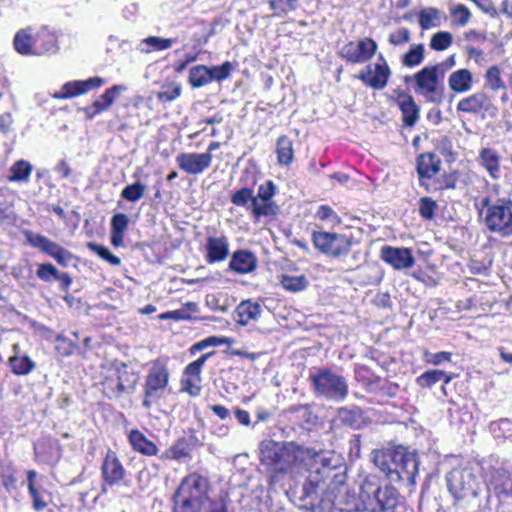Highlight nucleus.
I'll list each match as a JSON object with an SVG mask.
<instances>
[{"mask_svg": "<svg viewBox=\"0 0 512 512\" xmlns=\"http://www.w3.org/2000/svg\"><path fill=\"white\" fill-rule=\"evenodd\" d=\"M127 90L125 85H114L108 88L99 99L102 100L107 109L114 103L116 98L124 91Z\"/></svg>", "mask_w": 512, "mask_h": 512, "instance_id": "57", "label": "nucleus"}, {"mask_svg": "<svg viewBox=\"0 0 512 512\" xmlns=\"http://www.w3.org/2000/svg\"><path fill=\"white\" fill-rule=\"evenodd\" d=\"M254 193L253 190L247 187L241 188L237 191H235L231 195V203L239 206L244 207L247 210L251 212L250 204L253 203Z\"/></svg>", "mask_w": 512, "mask_h": 512, "instance_id": "47", "label": "nucleus"}, {"mask_svg": "<svg viewBox=\"0 0 512 512\" xmlns=\"http://www.w3.org/2000/svg\"><path fill=\"white\" fill-rule=\"evenodd\" d=\"M129 226V218L124 213H116L110 221V241L115 247L123 245L125 232Z\"/></svg>", "mask_w": 512, "mask_h": 512, "instance_id": "30", "label": "nucleus"}, {"mask_svg": "<svg viewBox=\"0 0 512 512\" xmlns=\"http://www.w3.org/2000/svg\"><path fill=\"white\" fill-rule=\"evenodd\" d=\"M146 191V185L140 182H135L133 184L127 185L121 191V197L129 202H137L140 200Z\"/></svg>", "mask_w": 512, "mask_h": 512, "instance_id": "48", "label": "nucleus"}, {"mask_svg": "<svg viewBox=\"0 0 512 512\" xmlns=\"http://www.w3.org/2000/svg\"><path fill=\"white\" fill-rule=\"evenodd\" d=\"M441 160L433 153L421 154L417 158V172L419 178L430 179L440 170Z\"/></svg>", "mask_w": 512, "mask_h": 512, "instance_id": "31", "label": "nucleus"}, {"mask_svg": "<svg viewBox=\"0 0 512 512\" xmlns=\"http://www.w3.org/2000/svg\"><path fill=\"white\" fill-rule=\"evenodd\" d=\"M325 475L321 474L320 469L309 470V474L302 486L300 500L305 505L315 507L318 503H324L326 499L319 496V491L325 486Z\"/></svg>", "mask_w": 512, "mask_h": 512, "instance_id": "15", "label": "nucleus"}, {"mask_svg": "<svg viewBox=\"0 0 512 512\" xmlns=\"http://www.w3.org/2000/svg\"><path fill=\"white\" fill-rule=\"evenodd\" d=\"M260 462L267 470L272 482L279 481L285 475L297 473L305 456L310 452L307 447L293 441H274L265 439L259 445Z\"/></svg>", "mask_w": 512, "mask_h": 512, "instance_id": "1", "label": "nucleus"}, {"mask_svg": "<svg viewBox=\"0 0 512 512\" xmlns=\"http://www.w3.org/2000/svg\"><path fill=\"white\" fill-rule=\"evenodd\" d=\"M277 159L280 165H289L293 161L294 151L292 140L283 135L277 140L276 147Z\"/></svg>", "mask_w": 512, "mask_h": 512, "instance_id": "39", "label": "nucleus"}, {"mask_svg": "<svg viewBox=\"0 0 512 512\" xmlns=\"http://www.w3.org/2000/svg\"><path fill=\"white\" fill-rule=\"evenodd\" d=\"M281 286L290 292H300L304 290L309 281L305 275H282L280 280Z\"/></svg>", "mask_w": 512, "mask_h": 512, "instance_id": "44", "label": "nucleus"}, {"mask_svg": "<svg viewBox=\"0 0 512 512\" xmlns=\"http://www.w3.org/2000/svg\"><path fill=\"white\" fill-rule=\"evenodd\" d=\"M128 440L133 449L143 455L154 456L158 453L157 446L139 430L130 431Z\"/></svg>", "mask_w": 512, "mask_h": 512, "instance_id": "32", "label": "nucleus"}, {"mask_svg": "<svg viewBox=\"0 0 512 512\" xmlns=\"http://www.w3.org/2000/svg\"><path fill=\"white\" fill-rule=\"evenodd\" d=\"M169 371L167 365L156 360L151 363L143 385L144 398L142 406L149 410L165 395L169 383Z\"/></svg>", "mask_w": 512, "mask_h": 512, "instance_id": "10", "label": "nucleus"}, {"mask_svg": "<svg viewBox=\"0 0 512 512\" xmlns=\"http://www.w3.org/2000/svg\"><path fill=\"white\" fill-rule=\"evenodd\" d=\"M32 170L33 167L28 161L23 159L18 160L10 167L7 179L10 182L27 183L30 179Z\"/></svg>", "mask_w": 512, "mask_h": 512, "instance_id": "38", "label": "nucleus"}, {"mask_svg": "<svg viewBox=\"0 0 512 512\" xmlns=\"http://www.w3.org/2000/svg\"><path fill=\"white\" fill-rule=\"evenodd\" d=\"M483 78L485 87L492 92H498L499 90L506 89V83L503 78V69L497 64L489 66L486 69Z\"/></svg>", "mask_w": 512, "mask_h": 512, "instance_id": "34", "label": "nucleus"}, {"mask_svg": "<svg viewBox=\"0 0 512 512\" xmlns=\"http://www.w3.org/2000/svg\"><path fill=\"white\" fill-rule=\"evenodd\" d=\"M381 259L397 270L411 268L415 263L412 251L406 247L384 246Z\"/></svg>", "mask_w": 512, "mask_h": 512, "instance_id": "20", "label": "nucleus"}, {"mask_svg": "<svg viewBox=\"0 0 512 512\" xmlns=\"http://www.w3.org/2000/svg\"><path fill=\"white\" fill-rule=\"evenodd\" d=\"M14 48L22 55H33V33L31 28L19 30L14 37Z\"/></svg>", "mask_w": 512, "mask_h": 512, "instance_id": "36", "label": "nucleus"}, {"mask_svg": "<svg viewBox=\"0 0 512 512\" xmlns=\"http://www.w3.org/2000/svg\"><path fill=\"white\" fill-rule=\"evenodd\" d=\"M59 272L51 263H43L38 266L36 275L42 281L50 282L56 279Z\"/></svg>", "mask_w": 512, "mask_h": 512, "instance_id": "61", "label": "nucleus"}, {"mask_svg": "<svg viewBox=\"0 0 512 512\" xmlns=\"http://www.w3.org/2000/svg\"><path fill=\"white\" fill-rule=\"evenodd\" d=\"M298 0H270V8L275 16H283L297 8Z\"/></svg>", "mask_w": 512, "mask_h": 512, "instance_id": "51", "label": "nucleus"}, {"mask_svg": "<svg viewBox=\"0 0 512 512\" xmlns=\"http://www.w3.org/2000/svg\"><path fill=\"white\" fill-rule=\"evenodd\" d=\"M139 377L126 363L113 361L104 368L103 387L110 399H118L125 393H132Z\"/></svg>", "mask_w": 512, "mask_h": 512, "instance_id": "8", "label": "nucleus"}, {"mask_svg": "<svg viewBox=\"0 0 512 512\" xmlns=\"http://www.w3.org/2000/svg\"><path fill=\"white\" fill-rule=\"evenodd\" d=\"M452 375L443 370L433 369L422 373L416 378V383L421 388H431L438 382L448 384L452 380Z\"/></svg>", "mask_w": 512, "mask_h": 512, "instance_id": "35", "label": "nucleus"}, {"mask_svg": "<svg viewBox=\"0 0 512 512\" xmlns=\"http://www.w3.org/2000/svg\"><path fill=\"white\" fill-rule=\"evenodd\" d=\"M312 241L321 253L331 257L346 255L351 249V238L344 234L314 231Z\"/></svg>", "mask_w": 512, "mask_h": 512, "instance_id": "11", "label": "nucleus"}, {"mask_svg": "<svg viewBox=\"0 0 512 512\" xmlns=\"http://www.w3.org/2000/svg\"><path fill=\"white\" fill-rule=\"evenodd\" d=\"M285 414L289 415L290 417L294 416L295 418L306 420L310 414V410L308 405L298 404L287 408L285 410Z\"/></svg>", "mask_w": 512, "mask_h": 512, "instance_id": "63", "label": "nucleus"}, {"mask_svg": "<svg viewBox=\"0 0 512 512\" xmlns=\"http://www.w3.org/2000/svg\"><path fill=\"white\" fill-rule=\"evenodd\" d=\"M473 83V74L466 68L452 72L448 78L449 89L457 94L469 92L473 87Z\"/></svg>", "mask_w": 512, "mask_h": 512, "instance_id": "28", "label": "nucleus"}, {"mask_svg": "<svg viewBox=\"0 0 512 512\" xmlns=\"http://www.w3.org/2000/svg\"><path fill=\"white\" fill-rule=\"evenodd\" d=\"M391 74L386 59L379 54L377 60L362 68L357 77L365 86L374 90H382L386 87Z\"/></svg>", "mask_w": 512, "mask_h": 512, "instance_id": "12", "label": "nucleus"}, {"mask_svg": "<svg viewBox=\"0 0 512 512\" xmlns=\"http://www.w3.org/2000/svg\"><path fill=\"white\" fill-rule=\"evenodd\" d=\"M34 51L33 55L40 56L45 53H54L57 51V40L54 34L46 29H41L33 34Z\"/></svg>", "mask_w": 512, "mask_h": 512, "instance_id": "29", "label": "nucleus"}, {"mask_svg": "<svg viewBox=\"0 0 512 512\" xmlns=\"http://www.w3.org/2000/svg\"><path fill=\"white\" fill-rule=\"evenodd\" d=\"M411 39L409 29L402 27L392 33H390L388 37V41L391 45L394 46H403L408 43Z\"/></svg>", "mask_w": 512, "mask_h": 512, "instance_id": "60", "label": "nucleus"}, {"mask_svg": "<svg viewBox=\"0 0 512 512\" xmlns=\"http://www.w3.org/2000/svg\"><path fill=\"white\" fill-rule=\"evenodd\" d=\"M316 397L342 402L348 395V383L344 376L329 368H317L309 375Z\"/></svg>", "mask_w": 512, "mask_h": 512, "instance_id": "7", "label": "nucleus"}, {"mask_svg": "<svg viewBox=\"0 0 512 512\" xmlns=\"http://www.w3.org/2000/svg\"><path fill=\"white\" fill-rule=\"evenodd\" d=\"M340 421L350 427L357 428L362 419V412L359 408H341L338 413Z\"/></svg>", "mask_w": 512, "mask_h": 512, "instance_id": "46", "label": "nucleus"}, {"mask_svg": "<svg viewBox=\"0 0 512 512\" xmlns=\"http://www.w3.org/2000/svg\"><path fill=\"white\" fill-rule=\"evenodd\" d=\"M438 205L430 197H422L419 200V214L425 220H432Z\"/></svg>", "mask_w": 512, "mask_h": 512, "instance_id": "55", "label": "nucleus"}, {"mask_svg": "<svg viewBox=\"0 0 512 512\" xmlns=\"http://www.w3.org/2000/svg\"><path fill=\"white\" fill-rule=\"evenodd\" d=\"M188 82L193 88H200L212 82L209 67L205 65L192 67L189 71Z\"/></svg>", "mask_w": 512, "mask_h": 512, "instance_id": "40", "label": "nucleus"}, {"mask_svg": "<svg viewBox=\"0 0 512 512\" xmlns=\"http://www.w3.org/2000/svg\"><path fill=\"white\" fill-rule=\"evenodd\" d=\"M29 494L32 498V506L36 511H42L44 510L48 503L44 499L45 491H40L37 489V487H33L32 489H28Z\"/></svg>", "mask_w": 512, "mask_h": 512, "instance_id": "62", "label": "nucleus"}, {"mask_svg": "<svg viewBox=\"0 0 512 512\" xmlns=\"http://www.w3.org/2000/svg\"><path fill=\"white\" fill-rule=\"evenodd\" d=\"M101 473L105 485L114 486L122 482L126 470L115 452H107L101 466Z\"/></svg>", "mask_w": 512, "mask_h": 512, "instance_id": "21", "label": "nucleus"}, {"mask_svg": "<svg viewBox=\"0 0 512 512\" xmlns=\"http://www.w3.org/2000/svg\"><path fill=\"white\" fill-rule=\"evenodd\" d=\"M206 512H234V510L229 506L226 498L219 497L213 499L212 504Z\"/></svg>", "mask_w": 512, "mask_h": 512, "instance_id": "64", "label": "nucleus"}, {"mask_svg": "<svg viewBox=\"0 0 512 512\" xmlns=\"http://www.w3.org/2000/svg\"><path fill=\"white\" fill-rule=\"evenodd\" d=\"M275 194L276 186L271 180L258 187L257 195L250 204L251 214L256 221L263 216H275L278 213V206L273 200Z\"/></svg>", "mask_w": 512, "mask_h": 512, "instance_id": "13", "label": "nucleus"}, {"mask_svg": "<svg viewBox=\"0 0 512 512\" xmlns=\"http://www.w3.org/2000/svg\"><path fill=\"white\" fill-rule=\"evenodd\" d=\"M396 98H393L401 113L405 126L412 127L419 119L420 108L416 104L414 98L403 90H395Z\"/></svg>", "mask_w": 512, "mask_h": 512, "instance_id": "23", "label": "nucleus"}, {"mask_svg": "<svg viewBox=\"0 0 512 512\" xmlns=\"http://www.w3.org/2000/svg\"><path fill=\"white\" fill-rule=\"evenodd\" d=\"M447 487L456 500L476 498L482 491V482L470 465H460L446 475Z\"/></svg>", "mask_w": 512, "mask_h": 512, "instance_id": "9", "label": "nucleus"}, {"mask_svg": "<svg viewBox=\"0 0 512 512\" xmlns=\"http://www.w3.org/2000/svg\"><path fill=\"white\" fill-rule=\"evenodd\" d=\"M480 215L486 227L502 237L512 235V200L508 197L492 200L484 197L480 201Z\"/></svg>", "mask_w": 512, "mask_h": 512, "instance_id": "6", "label": "nucleus"}, {"mask_svg": "<svg viewBox=\"0 0 512 512\" xmlns=\"http://www.w3.org/2000/svg\"><path fill=\"white\" fill-rule=\"evenodd\" d=\"M87 248L97 254L101 259L107 261L109 264L113 266H119L121 263V260L119 257L112 254L108 248L105 246H102L100 244L94 243V242H88Z\"/></svg>", "mask_w": 512, "mask_h": 512, "instance_id": "49", "label": "nucleus"}, {"mask_svg": "<svg viewBox=\"0 0 512 512\" xmlns=\"http://www.w3.org/2000/svg\"><path fill=\"white\" fill-rule=\"evenodd\" d=\"M373 461L390 481L407 487L415 485L419 462L416 454L407 448L397 446L375 450Z\"/></svg>", "mask_w": 512, "mask_h": 512, "instance_id": "2", "label": "nucleus"}, {"mask_svg": "<svg viewBox=\"0 0 512 512\" xmlns=\"http://www.w3.org/2000/svg\"><path fill=\"white\" fill-rule=\"evenodd\" d=\"M175 42L176 39L149 36L140 42L139 50L143 53L162 51L171 48Z\"/></svg>", "mask_w": 512, "mask_h": 512, "instance_id": "37", "label": "nucleus"}, {"mask_svg": "<svg viewBox=\"0 0 512 512\" xmlns=\"http://www.w3.org/2000/svg\"><path fill=\"white\" fill-rule=\"evenodd\" d=\"M262 312V306L258 302L252 299L243 300L235 310L236 322L241 326H246L251 321H257Z\"/></svg>", "mask_w": 512, "mask_h": 512, "instance_id": "26", "label": "nucleus"}, {"mask_svg": "<svg viewBox=\"0 0 512 512\" xmlns=\"http://www.w3.org/2000/svg\"><path fill=\"white\" fill-rule=\"evenodd\" d=\"M209 70L211 73V80L220 82L229 78L231 72L234 70V65L231 62L226 61L219 66L209 67Z\"/></svg>", "mask_w": 512, "mask_h": 512, "instance_id": "54", "label": "nucleus"}, {"mask_svg": "<svg viewBox=\"0 0 512 512\" xmlns=\"http://www.w3.org/2000/svg\"><path fill=\"white\" fill-rule=\"evenodd\" d=\"M443 64L425 66L412 76L405 78L406 83H414V91L426 102L440 104L444 98Z\"/></svg>", "mask_w": 512, "mask_h": 512, "instance_id": "5", "label": "nucleus"}, {"mask_svg": "<svg viewBox=\"0 0 512 512\" xmlns=\"http://www.w3.org/2000/svg\"><path fill=\"white\" fill-rule=\"evenodd\" d=\"M357 512H395L400 494L391 485L380 486L375 478H366L360 487Z\"/></svg>", "mask_w": 512, "mask_h": 512, "instance_id": "4", "label": "nucleus"}, {"mask_svg": "<svg viewBox=\"0 0 512 512\" xmlns=\"http://www.w3.org/2000/svg\"><path fill=\"white\" fill-rule=\"evenodd\" d=\"M490 108H494V106L490 101L489 96L483 91H479L462 98L456 106L458 113L472 115H477L481 112H488Z\"/></svg>", "mask_w": 512, "mask_h": 512, "instance_id": "22", "label": "nucleus"}, {"mask_svg": "<svg viewBox=\"0 0 512 512\" xmlns=\"http://www.w3.org/2000/svg\"><path fill=\"white\" fill-rule=\"evenodd\" d=\"M205 259L209 264L225 261L229 256V241L224 235L209 236L206 240Z\"/></svg>", "mask_w": 512, "mask_h": 512, "instance_id": "24", "label": "nucleus"}, {"mask_svg": "<svg viewBox=\"0 0 512 512\" xmlns=\"http://www.w3.org/2000/svg\"><path fill=\"white\" fill-rule=\"evenodd\" d=\"M450 15L452 22L459 26H465L471 18L469 9L463 4L452 6L450 8Z\"/></svg>", "mask_w": 512, "mask_h": 512, "instance_id": "52", "label": "nucleus"}, {"mask_svg": "<svg viewBox=\"0 0 512 512\" xmlns=\"http://www.w3.org/2000/svg\"><path fill=\"white\" fill-rule=\"evenodd\" d=\"M478 160L480 165L486 170V172L493 180H497L500 178L501 156L495 149L482 148L479 151Z\"/></svg>", "mask_w": 512, "mask_h": 512, "instance_id": "27", "label": "nucleus"}, {"mask_svg": "<svg viewBox=\"0 0 512 512\" xmlns=\"http://www.w3.org/2000/svg\"><path fill=\"white\" fill-rule=\"evenodd\" d=\"M207 478L191 473L184 477L173 496V512H206L213 502Z\"/></svg>", "mask_w": 512, "mask_h": 512, "instance_id": "3", "label": "nucleus"}, {"mask_svg": "<svg viewBox=\"0 0 512 512\" xmlns=\"http://www.w3.org/2000/svg\"><path fill=\"white\" fill-rule=\"evenodd\" d=\"M181 94V86L179 84L172 83L167 86H163L161 91L157 93V98L161 102H171L178 98Z\"/></svg>", "mask_w": 512, "mask_h": 512, "instance_id": "56", "label": "nucleus"}, {"mask_svg": "<svg viewBox=\"0 0 512 512\" xmlns=\"http://www.w3.org/2000/svg\"><path fill=\"white\" fill-rule=\"evenodd\" d=\"M377 43L369 37L359 41H350L339 51L341 58L352 64H362L369 61L377 51Z\"/></svg>", "mask_w": 512, "mask_h": 512, "instance_id": "14", "label": "nucleus"}, {"mask_svg": "<svg viewBox=\"0 0 512 512\" xmlns=\"http://www.w3.org/2000/svg\"><path fill=\"white\" fill-rule=\"evenodd\" d=\"M257 267V258L248 250L235 251L229 262V269L238 274H248Z\"/></svg>", "mask_w": 512, "mask_h": 512, "instance_id": "25", "label": "nucleus"}, {"mask_svg": "<svg viewBox=\"0 0 512 512\" xmlns=\"http://www.w3.org/2000/svg\"><path fill=\"white\" fill-rule=\"evenodd\" d=\"M104 83L105 80L98 76L86 80L68 81L62 85L60 90L52 93L51 96L54 99H69L101 87Z\"/></svg>", "mask_w": 512, "mask_h": 512, "instance_id": "16", "label": "nucleus"}, {"mask_svg": "<svg viewBox=\"0 0 512 512\" xmlns=\"http://www.w3.org/2000/svg\"><path fill=\"white\" fill-rule=\"evenodd\" d=\"M190 455V449L185 439L177 440L171 447L163 452L162 459L166 460H183Z\"/></svg>", "mask_w": 512, "mask_h": 512, "instance_id": "43", "label": "nucleus"}, {"mask_svg": "<svg viewBox=\"0 0 512 512\" xmlns=\"http://www.w3.org/2000/svg\"><path fill=\"white\" fill-rule=\"evenodd\" d=\"M484 481L488 497L490 494H507L512 488V482L508 471L503 468L488 466L484 468Z\"/></svg>", "mask_w": 512, "mask_h": 512, "instance_id": "17", "label": "nucleus"}, {"mask_svg": "<svg viewBox=\"0 0 512 512\" xmlns=\"http://www.w3.org/2000/svg\"><path fill=\"white\" fill-rule=\"evenodd\" d=\"M178 167L189 175L203 173L212 163V155L209 153L187 152L180 153L176 157Z\"/></svg>", "mask_w": 512, "mask_h": 512, "instance_id": "19", "label": "nucleus"}, {"mask_svg": "<svg viewBox=\"0 0 512 512\" xmlns=\"http://www.w3.org/2000/svg\"><path fill=\"white\" fill-rule=\"evenodd\" d=\"M452 42V34L446 31H441L432 36L430 40V47L436 51H443L446 50Z\"/></svg>", "mask_w": 512, "mask_h": 512, "instance_id": "53", "label": "nucleus"}, {"mask_svg": "<svg viewBox=\"0 0 512 512\" xmlns=\"http://www.w3.org/2000/svg\"><path fill=\"white\" fill-rule=\"evenodd\" d=\"M316 217L322 221L329 222L332 226L337 225L341 222L336 212L327 205H321L317 212Z\"/></svg>", "mask_w": 512, "mask_h": 512, "instance_id": "58", "label": "nucleus"}, {"mask_svg": "<svg viewBox=\"0 0 512 512\" xmlns=\"http://www.w3.org/2000/svg\"><path fill=\"white\" fill-rule=\"evenodd\" d=\"M9 364L11 371L16 375H27L35 368V363L25 355L10 357Z\"/></svg>", "mask_w": 512, "mask_h": 512, "instance_id": "45", "label": "nucleus"}, {"mask_svg": "<svg viewBox=\"0 0 512 512\" xmlns=\"http://www.w3.org/2000/svg\"><path fill=\"white\" fill-rule=\"evenodd\" d=\"M441 20V11L434 7L424 8L419 13V25L424 30L440 26Z\"/></svg>", "mask_w": 512, "mask_h": 512, "instance_id": "42", "label": "nucleus"}, {"mask_svg": "<svg viewBox=\"0 0 512 512\" xmlns=\"http://www.w3.org/2000/svg\"><path fill=\"white\" fill-rule=\"evenodd\" d=\"M27 242L34 248H37L41 250L43 253L49 255L50 257L54 258L56 253L60 250L62 246L57 244L56 242H53L49 238L37 234L31 231H28L25 233Z\"/></svg>", "mask_w": 512, "mask_h": 512, "instance_id": "33", "label": "nucleus"}, {"mask_svg": "<svg viewBox=\"0 0 512 512\" xmlns=\"http://www.w3.org/2000/svg\"><path fill=\"white\" fill-rule=\"evenodd\" d=\"M227 294L216 293L210 294L206 297L207 306L213 311L226 312L229 304Z\"/></svg>", "mask_w": 512, "mask_h": 512, "instance_id": "50", "label": "nucleus"}, {"mask_svg": "<svg viewBox=\"0 0 512 512\" xmlns=\"http://www.w3.org/2000/svg\"><path fill=\"white\" fill-rule=\"evenodd\" d=\"M310 452L305 456V463L312 461L310 470L320 469L321 474L325 475V480L329 477V473L341 466L342 457L334 451H320L317 452L313 449L307 448Z\"/></svg>", "mask_w": 512, "mask_h": 512, "instance_id": "18", "label": "nucleus"}, {"mask_svg": "<svg viewBox=\"0 0 512 512\" xmlns=\"http://www.w3.org/2000/svg\"><path fill=\"white\" fill-rule=\"evenodd\" d=\"M423 358L426 363L437 366L441 365L444 362H450L452 358V353L446 351H441L437 353L425 351L423 354Z\"/></svg>", "mask_w": 512, "mask_h": 512, "instance_id": "59", "label": "nucleus"}, {"mask_svg": "<svg viewBox=\"0 0 512 512\" xmlns=\"http://www.w3.org/2000/svg\"><path fill=\"white\" fill-rule=\"evenodd\" d=\"M425 58V47L423 44H412L409 50L403 54L401 63L405 67L413 68L419 66Z\"/></svg>", "mask_w": 512, "mask_h": 512, "instance_id": "41", "label": "nucleus"}]
</instances>
